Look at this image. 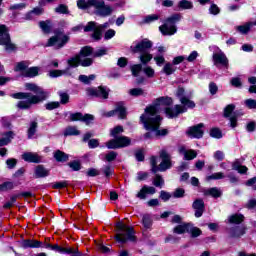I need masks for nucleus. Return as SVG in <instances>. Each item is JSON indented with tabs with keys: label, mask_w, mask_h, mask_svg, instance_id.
I'll return each instance as SVG.
<instances>
[{
	"label": "nucleus",
	"mask_w": 256,
	"mask_h": 256,
	"mask_svg": "<svg viewBox=\"0 0 256 256\" xmlns=\"http://www.w3.org/2000/svg\"><path fill=\"white\" fill-rule=\"evenodd\" d=\"M142 66L141 64H136L131 67V71L134 77H137L139 75V72L141 71Z\"/></svg>",
	"instance_id": "51"
},
{
	"label": "nucleus",
	"mask_w": 256,
	"mask_h": 256,
	"mask_svg": "<svg viewBox=\"0 0 256 256\" xmlns=\"http://www.w3.org/2000/svg\"><path fill=\"white\" fill-rule=\"evenodd\" d=\"M225 177V175L223 174V172H217V173H214L210 176H207V181H211V180H219V179H223Z\"/></svg>",
	"instance_id": "45"
},
{
	"label": "nucleus",
	"mask_w": 256,
	"mask_h": 256,
	"mask_svg": "<svg viewBox=\"0 0 256 256\" xmlns=\"http://www.w3.org/2000/svg\"><path fill=\"white\" fill-rule=\"evenodd\" d=\"M174 64L171 63H166L163 67V73H165V75H173V72L176 71L177 68H175V66H173Z\"/></svg>",
	"instance_id": "30"
},
{
	"label": "nucleus",
	"mask_w": 256,
	"mask_h": 256,
	"mask_svg": "<svg viewBox=\"0 0 256 256\" xmlns=\"http://www.w3.org/2000/svg\"><path fill=\"white\" fill-rule=\"evenodd\" d=\"M189 137H194L196 139H201L203 137V123H200L194 127H191L187 131Z\"/></svg>",
	"instance_id": "17"
},
{
	"label": "nucleus",
	"mask_w": 256,
	"mask_h": 256,
	"mask_svg": "<svg viewBox=\"0 0 256 256\" xmlns=\"http://www.w3.org/2000/svg\"><path fill=\"white\" fill-rule=\"evenodd\" d=\"M155 187L153 186H144L138 193V199H145L147 195H155Z\"/></svg>",
	"instance_id": "20"
},
{
	"label": "nucleus",
	"mask_w": 256,
	"mask_h": 256,
	"mask_svg": "<svg viewBox=\"0 0 256 256\" xmlns=\"http://www.w3.org/2000/svg\"><path fill=\"white\" fill-rule=\"evenodd\" d=\"M179 9H191L193 7V3L187 0H182L178 3Z\"/></svg>",
	"instance_id": "39"
},
{
	"label": "nucleus",
	"mask_w": 256,
	"mask_h": 256,
	"mask_svg": "<svg viewBox=\"0 0 256 256\" xmlns=\"http://www.w3.org/2000/svg\"><path fill=\"white\" fill-rule=\"evenodd\" d=\"M180 153L184 155V159H186V161H192V159L197 157V152H195V150H185L184 148H181Z\"/></svg>",
	"instance_id": "24"
},
{
	"label": "nucleus",
	"mask_w": 256,
	"mask_h": 256,
	"mask_svg": "<svg viewBox=\"0 0 256 256\" xmlns=\"http://www.w3.org/2000/svg\"><path fill=\"white\" fill-rule=\"evenodd\" d=\"M9 189H13L12 182H4L0 185V191H9Z\"/></svg>",
	"instance_id": "54"
},
{
	"label": "nucleus",
	"mask_w": 256,
	"mask_h": 256,
	"mask_svg": "<svg viewBox=\"0 0 256 256\" xmlns=\"http://www.w3.org/2000/svg\"><path fill=\"white\" fill-rule=\"evenodd\" d=\"M213 61L215 65H223L227 67L229 65V60H227V56L223 52H218L213 55Z\"/></svg>",
	"instance_id": "19"
},
{
	"label": "nucleus",
	"mask_w": 256,
	"mask_h": 256,
	"mask_svg": "<svg viewBox=\"0 0 256 256\" xmlns=\"http://www.w3.org/2000/svg\"><path fill=\"white\" fill-rule=\"evenodd\" d=\"M251 27H253V22H247L244 25L236 26V31L242 35H247V32L251 30Z\"/></svg>",
	"instance_id": "25"
},
{
	"label": "nucleus",
	"mask_w": 256,
	"mask_h": 256,
	"mask_svg": "<svg viewBox=\"0 0 256 256\" xmlns=\"http://www.w3.org/2000/svg\"><path fill=\"white\" fill-rule=\"evenodd\" d=\"M105 159H106V161H109V162L115 161V159H117L116 152H114V151L109 152L108 154H106Z\"/></svg>",
	"instance_id": "59"
},
{
	"label": "nucleus",
	"mask_w": 256,
	"mask_h": 256,
	"mask_svg": "<svg viewBox=\"0 0 256 256\" xmlns=\"http://www.w3.org/2000/svg\"><path fill=\"white\" fill-rule=\"evenodd\" d=\"M176 95L180 98V102L184 106L175 105L174 108H165L169 107V105H173V98L160 97L154 101L153 105L147 107L144 114L140 117V121L143 123L145 129H147V131H153L156 137H165L168 133L167 129L159 130L162 121L159 113H161L163 109H165L168 119H173L181 115V113L187 112V108L193 109L195 107V102L191 101L187 97H183V95H185V89L178 88Z\"/></svg>",
	"instance_id": "1"
},
{
	"label": "nucleus",
	"mask_w": 256,
	"mask_h": 256,
	"mask_svg": "<svg viewBox=\"0 0 256 256\" xmlns=\"http://www.w3.org/2000/svg\"><path fill=\"white\" fill-rule=\"evenodd\" d=\"M84 31L88 33L89 31H94L92 38L94 41H99L102 37V30H100L95 22H89L85 27Z\"/></svg>",
	"instance_id": "13"
},
{
	"label": "nucleus",
	"mask_w": 256,
	"mask_h": 256,
	"mask_svg": "<svg viewBox=\"0 0 256 256\" xmlns=\"http://www.w3.org/2000/svg\"><path fill=\"white\" fill-rule=\"evenodd\" d=\"M11 139H13V132H8L5 134V137L0 139V147L4 145H9L11 143Z\"/></svg>",
	"instance_id": "28"
},
{
	"label": "nucleus",
	"mask_w": 256,
	"mask_h": 256,
	"mask_svg": "<svg viewBox=\"0 0 256 256\" xmlns=\"http://www.w3.org/2000/svg\"><path fill=\"white\" fill-rule=\"evenodd\" d=\"M15 201H17V196H12L10 198V201H8L4 204V209H11V207H13V205H15Z\"/></svg>",
	"instance_id": "52"
},
{
	"label": "nucleus",
	"mask_w": 256,
	"mask_h": 256,
	"mask_svg": "<svg viewBox=\"0 0 256 256\" xmlns=\"http://www.w3.org/2000/svg\"><path fill=\"white\" fill-rule=\"evenodd\" d=\"M69 167L73 169V171H79V169H81V162L80 161L70 162Z\"/></svg>",
	"instance_id": "56"
},
{
	"label": "nucleus",
	"mask_w": 256,
	"mask_h": 256,
	"mask_svg": "<svg viewBox=\"0 0 256 256\" xmlns=\"http://www.w3.org/2000/svg\"><path fill=\"white\" fill-rule=\"evenodd\" d=\"M25 87L27 91H33V93H35L36 95L31 96L30 93L23 92L12 94L11 97H13V99H25L18 102L17 107L19 109H29L31 105H37V103L45 101V99H47L49 95L43 90V88L37 86L36 84L26 83Z\"/></svg>",
	"instance_id": "2"
},
{
	"label": "nucleus",
	"mask_w": 256,
	"mask_h": 256,
	"mask_svg": "<svg viewBox=\"0 0 256 256\" xmlns=\"http://www.w3.org/2000/svg\"><path fill=\"white\" fill-rule=\"evenodd\" d=\"M22 247H30L32 249H39V247H45V249H50L52 247V244L49 243H45L43 245V243L41 241L38 240H24L22 242Z\"/></svg>",
	"instance_id": "14"
},
{
	"label": "nucleus",
	"mask_w": 256,
	"mask_h": 256,
	"mask_svg": "<svg viewBox=\"0 0 256 256\" xmlns=\"http://www.w3.org/2000/svg\"><path fill=\"white\" fill-rule=\"evenodd\" d=\"M232 167L235 171H238V173H247L248 171L246 166H241L238 162H235Z\"/></svg>",
	"instance_id": "43"
},
{
	"label": "nucleus",
	"mask_w": 256,
	"mask_h": 256,
	"mask_svg": "<svg viewBox=\"0 0 256 256\" xmlns=\"http://www.w3.org/2000/svg\"><path fill=\"white\" fill-rule=\"evenodd\" d=\"M77 7L83 11H88V13H94L98 17L113 15V7L105 4L104 0H78Z\"/></svg>",
	"instance_id": "3"
},
{
	"label": "nucleus",
	"mask_w": 256,
	"mask_h": 256,
	"mask_svg": "<svg viewBox=\"0 0 256 256\" xmlns=\"http://www.w3.org/2000/svg\"><path fill=\"white\" fill-rule=\"evenodd\" d=\"M160 159L162 160L159 166H157V157L152 156L150 158V164L152 167V172L157 173L159 171H167L171 169V155L168 154L167 150L160 151Z\"/></svg>",
	"instance_id": "6"
},
{
	"label": "nucleus",
	"mask_w": 256,
	"mask_h": 256,
	"mask_svg": "<svg viewBox=\"0 0 256 256\" xmlns=\"http://www.w3.org/2000/svg\"><path fill=\"white\" fill-rule=\"evenodd\" d=\"M165 181L160 175H156L154 178V185L155 187H163Z\"/></svg>",
	"instance_id": "50"
},
{
	"label": "nucleus",
	"mask_w": 256,
	"mask_h": 256,
	"mask_svg": "<svg viewBox=\"0 0 256 256\" xmlns=\"http://www.w3.org/2000/svg\"><path fill=\"white\" fill-rule=\"evenodd\" d=\"M60 101L62 105H66V103H69V94L65 92L60 93Z\"/></svg>",
	"instance_id": "57"
},
{
	"label": "nucleus",
	"mask_w": 256,
	"mask_h": 256,
	"mask_svg": "<svg viewBox=\"0 0 256 256\" xmlns=\"http://www.w3.org/2000/svg\"><path fill=\"white\" fill-rule=\"evenodd\" d=\"M49 176V170H47L45 167L42 165H38L35 168V177L37 179L43 178V177H48Z\"/></svg>",
	"instance_id": "22"
},
{
	"label": "nucleus",
	"mask_w": 256,
	"mask_h": 256,
	"mask_svg": "<svg viewBox=\"0 0 256 256\" xmlns=\"http://www.w3.org/2000/svg\"><path fill=\"white\" fill-rule=\"evenodd\" d=\"M191 233L192 237H199L201 235V229L197 227H193L191 224H189V232Z\"/></svg>",
	"instance_id": "41"
},
{
	"label": "nucleus",
	"mask_w": 256,
	"mask_h": 256,
	"mask_svg": "<svg viewBox=\"0 0 256 256\" xmlns=\"http://www.w3.org/2000/svg\"><path fill=\"white\" fill-rule=\"evenodd\" d=\"M210 136L214 137L215 139H221L223 137V134L221 133V130L219 128H212L210 130Z\"/></svg>",
	"instance_id": "40"
},
{
	"label": "nucleus",
	"mask_w": 256,
	"mask_h": 256,
	"mask_svg": "<svg viewBox=\"0 0 256 256\" xmlns=\"http://www.w3.org/2000/svg\"><path fill=\"white\" fill-rule=\"evenodd\" d=\"M24 75L25 77H37V75H39V67H31L26 69Z\"/></svg>",
	"instance_id": "27"
},
{
	"label": "nucleus",
	"mask_w": 256,
	"mask_h": 256,
	"mask_svg": "<svg viewBox=\"0 0 256 256\" xmlns=\"http://www.w3.org/2000/svg\"><path fill=\"white\" fill-rule=\"evenodd\" d=\"M65 255H71V256H83V253L79 251L77 248L69 247L66 249Z\"/></svg>",
	"instance_id": "36"
},
{
	"label": "nucleus",
	"mask_w": 256,
	"mask_h": 256,
	"mask_svg": "<svg viewBox=\"0 0 256 256\" xmlns=\"http://www.w3.org/2000/svg\"><path fill=\"white\" fill-rule=\"evenodd\" d=\"M62 75H65V71L63 70H51L49 72L50 77H61Z\"/></svg>",
	"instance_id": "55"
},
{
	"label": "nucleus",
	"mask_w": 256,
	"mask_h": 256,
	"mask_svg": "<svg viewBox=\"0 0 256 256\" xmlns=\"http://www.w3.org/2000/svg\"><path fill=\"white\" fill-rule=\"evenodd\" d=\"M94 57H103V55H107V48H101L93 53Z\"/></svg>",
	"instance_id": "61"
},
{
	"label": "nucleus",
	"mask_w": 256,
	"mask_h": 256,
	"mask_svg": "<svg viewBox=\"0 0 256 256\" xmlns=\"http://www.w3.org/2000/svg\"><path fill=\"white\" fill-rule=\"evenodd\" d=\"M233 111H235V106L233 104L226 106L224 109V116L229 117Z\"/></svg>",
	"instance_id": "53"
},
{
	"label": "nucleus",
	"mask_w": 256,
	"mask_h": 256,
	"mask_svg": "<svg viewBox=\"0 0 256 256\" xmlns=\"http://www.w3.org/2000/svg\"><path fill=\"white\" fill-rule=\"evenodd\" d=\"M59 105H60L59 102H50V103L46 104V109L48 111H53V109L59 108Z\"/></svg>",
	"instance_id": "60"
},
{
	"label": "nucleus",
	"mask_w": 256,
	"mask_h": 256,
	"mask_svg": "<svg viewBox=\"0 0 256 256\" xmlns=\"http://www.w3.org/2000/svg\"><path fill=\"white\" fill-rule=\"evenodd\" d=\"M99 145V140L97 139H90L88 141V147L89 149H96V147Z\"/></svg>",
	"instance_id": "62"
},
{
	"label": "nucleus",
	"mask_w": 256,
	"mask_h": 256,
	"mask_svg": "<svg viewBox=\"0 0 256 256\" xmlns=\"http://www.w3.org/2000/svg\"><path fill=\"white\" fill-rule=\"evenodd\" d=\"M189 232V224L178 225L174 228V233L177 235H183V233Z\"/></svg>",
	"instance_id": "26"
},
{
	"label": "nucleus",
	"mask_w": 256,
	"mask_h": 256,
	"mask_svg": "<svg viewBox=\"0 0 256 256\" xmlns=\"http://www.w3.org/2000/svg\"><path fill=\"white\" fill-rule=\"evenodd\" d=\"M87 95L91 97H100L101 99H107L109 97V90L105 87L89 88L87 89Z\"/></svg>",
	"instance_id": "12"
},
{
	"label": "nucleus",
	"mask_w": 256,
	"mask_h": 256,
	"mask_svg": "<svg viewBox=\"0 0 256 256\" xmlns=\"http://www.w3.org/2000/svg\"><path fill=\"white\" fill-rule=\"evenodd\" d=\"M244 105L248 109H256V100L255 99H247L244 101Z\"/></svg>",
	"instance_id": "47"
},
{
	"label": "nucleus",
	"mask_w": 256,
	"mask_h": 256,
	"mask_svg": "<svg viewBox=\"0 0 256 256\" xmlns=\"http://www.w3.org/2000/svg\"><path fill=\"white\" fill-rule=\"evenodd\" d=\"M15 71H21L22 75H25V72L27 71L26 62H19L15 67Z\"/></svg>",
	"instance_id": "42"
},
{
	"label": "nucleus",
	"mask_w": 256,
	"mask_h": 256,
	"mask_svg": "<svg viewBox=\"0 0 256 256\" xmlns=\"http://www.w3.org/2000/svg\"><path fill=\"white\" fill-rule=\"evenodd\" d=\"M22 159L27 163H41V156L33 152H25L22 154Z\"/></svg>",
	"instance_id": "18"
},
{
	"label": "nucleus",
	"mask_w": 256,
	"mask_h": 256,
	"mask_svg": "<svg viewBox=\"0 0 256 256\" xmlns=\"http://www.w3.org/2000/svg\"><path fill=\"white\" fill-rule=\"evenodd\" d=\"M35 133H37V122H32L28 129V139H31Z\"/></svg>",
	"instance_id": "37"
},
{
	"label": "nucleus",
	"mask_w": 256,
	"mask_h": 256,
	"mask_svg": "<svg viewBox=\"0 0 256 256\" xmlns=\"http://www.w3.org/2000/svg\"><path fill=\"white\" fill-rule=\"evenodd\" d=\"M117 231L116 241L118 243H127V241H135V236L133 235V228L127 226L123 222H118L116 224Z\"/></svg>",
	"instance_id": "7"
},
{
	"label": "nucleus",
	"mask_w": 256,
	"mask_h": 256,
	"mask_svg": "<svg viewBox=\"0 0 256 256\" xmlns=\"http://www.w3.org/2000/svg\"><path fill=\"white\" fill-rule=\"evenodd\" d=\"M193 209H195V217H201L205 209V204L203 203V200L198 199L194 201Z\"/></svg>",
	"instance_id": "21"
},
{
	"label": "nucleus",
	"mask_w": 256,
	"mask_h": 256,
	"mask_svg": "<svg viewBox=\"0 0 256 256\" xmlns=\"http://www.w3.org/2000/svg\"><path fill=\"white\" fill-rule=\"evenodd\" d=\"M115 35V30L109 29L105 34H104V39L109 40L113 39V36Z\"/></svg>",
	"instance_id": "64"
},
{
	"label": "nucleus",
	"mask_w": 256,
	"mask_h": 256,
	"mask_svg": "<svg viewBox=\"0 0 256 256\" xmlns=\"http://www.w3.org/2000/svg\"><path fill=\"white\" fill-rule=\"evenodd\" d=\"M243 219H245V217L241 214H234L232 216L229 217V223H243Z\"/></svg>",
	"instance_id": "31"
},
{
	"label": "nucleus",
	"mask_w": 256,
	"mask_h": 256,
	"mask_svg": "<svg viewBox=\"0 0 256 256\" xmlns=\"http://www.w3.org/2000/svg\"><path fill=\"white\" fill-rule=\"evenodd\" d=\"M91 54H93L92 47L86 46L82 48L79 55L68 60L69 67H79V64L82 65V67H89L90 65H93V60L91 58H86Z\"/></svg>",
	"instance_id": "5"
},
{
	"label": "nucleus",
	"mask_w": 256,
	"mask_h": 256,
	"mask_svg": "<svg viewBox=\"0 0 256 256\" xmlns=\"http://www.w3.org/2000/svg\"><path fill=\"white\" fill-rule=\"evenodd\" d=\"M144 91L141 88H133L129 90V95L132 97H141V95H144Z\"/></svg>",
	"instance_id": "38"
},
{
	"label": "nucleus",
	"mask_w": 256,
	"mask_h": 256,
	"mask_svg": "<svg viewBox=\"0 0 256 256\" xmlns=\"http://www.w3.org/2000/svg\"><path fill=\"white\" fill-rule=\"evenodd\" d=\"M93 119L94 117L91 114H86L84 116L81 113L70 114V121H84L86 125H89Z\"/></svg>",
	"instance_id": "16"
},
{
	"label": "nucleus",
	"mask_w": 256,
	"mask_h": 256,
	"mask_svg": "<svg viewBox=\"0 0 256 256\" xmlns=\"http://www.w3.org/2000/svg\"><path fill=\"white\" fill-rule=\"evenodd\" d=\"M51 251H57V253H62V254L69 253V250H67V248L61 247L57 244L52 245Z\"/></svg>",
	"instance_id": "44"
},
{
	"label": "nucleus",
	"mask_w": 256,
	"mask_h": 256,
	"mask_svg": "<svg viewBox=\"0 0 256 256\" xmlns=\"http://www.w3.org/2000/svg\"><path fill=\"white\" fill-rule=\"evenodd\" d=\"M86 175L88 177H97V175H99V170L95 169V168H90L87 172Z\"/></svg>",
	"instance_id": "63"
},
{
	"label": "nucleus",
	"mask_w": 256,
	"mask_h": 256,
	"mask_svg": "<svg viewBox=\"0 0 256 256\" xmlns=\"http://www.w3.org/2000/svg\"><path fill=\"white\" fill-rule=\"evenodd\" d=\"M64 135H81V132L75 126H69L66 128Z\"/></svg>",
	"instance_id": "32"
},
{
	"label": "nucleus",
	"mask_w": 256,
	"mask_h": 256,
	"mask_svg": "<svg viewBox=\"0 0 256 256\" xmlns=\"http://www.w3.org/2000/svg\"><path fill=\"white\" fill-rule=\"evenodd\" d=\"M175 21H181V15L176 14L166 20V23L159 27L162 35H175L177 33V27H175Z\"/></svg>",
	"instance_id": "9"
},
{
	"label": "nucleus",
	"mask_w": 256,
	"mask_h": 256,
	"mask_svg": "<svg viewBox=\"0 0 256 256\" xmlns=\"http://www.w3.org/2000/svg\"><path fill=\"white\" fill-rule=\"evenodd\" d=\"M142 223L145 227V229H150L151 225H153V221L151 220V216L148 214H145L142 219Z\"/></svg>",
	"instance_id": "34"
},
{
	"label": "nucleus",
	"mask_w": 256,
	"mask_h": 256,
	"mask_svg": "<svg viewBox=\"0 0 256 256\" xmlns=\"http://www.w3.org/2000/svg\"><path fill=\"white\" fill-rule=\"evenodd\" d=\"M185 196V190L183 188H177L174 192H173V197H175L176 199H180L181 197Z\"/></svg>",
	"instance_id": "49"
},
{
	"label": "nucleus",
	"mask_w": 256,
	"mask_h": 256,
	"mask_svg": "<svg viewBox=\"0 0 256 256\" xmlns=\"http://www.w3.org/2000/svg\"><path fill=\"white\" fill-rule=\"evenodd\" d=\"M153 47V43L151 41L144 39L140 42H137L131 46L133 53H145L147 49H151Z\"/></svg>",
	"instance_id": "11"
},
{
	"label": "nucleus",
	"mask_w": 256,
	"mask_h": 256,
	"mask_svg": "<svg viewBox=\"0 0 256 256\" xmlns=\"http://www.w3.org/2000/svg\"><path fill=\"white\" fill-rule=\"evenodd\" d=\"M208 195H211L212 197H221V190L218 188H210L206 191Z\"/></svg>",
	"instance_id": "46"
},
{
	"label": "nucleus",
	"mask_w": 256,
	"mask_h": 256,
	"mask_svg": "<svg viewBox=\"0 0 256 256\" xmlns=\"http://www.w3.org/2000/svg\"><path fill=\"white\" fill-rule=\"evenodd\" d=\"M159 19V15L157 14H151L146 16L145 23H153V21H157Z\"/></svg>",
	"instance_id": "58"
},
{
	"label": "nucleus",
	"mask_w": 256,
	"mask_h": 256,
	"mask_svg": "<svg viewBox=\"0 0 256 256\" xmlns=\"http://www.w3.org/2000/svg\"><path fill=\"white\" fill-rule=\"evenodd\" d=\"M54 158L56 159V161H67V159H69V156H67V154H65L64 152L58 150L54 153Z\"/></svg>",
	"instance_id": "33"
},
{
	"label": "nucleus",
	"mask_w": 256,
	"mask_h": 256,
	"mask_svg": "<svg viewBox=\"0 0 256 256\" xmlns=\"http://www.w3.org/2000/svg\"><path fill=\"white\" fill-rule=\"evenodd\" d=\"M123 133V126H116L110 131L111 137L114 139L106 142L107 149H121L131 145V138L127 136H120Z\"/></svg>",
	"instance_id": "4"
},
{
	"label": "nucleus",
	"mask_w": 256,
	"mask_h": 256,
	"mask_svg": "<svg viewBox=\"0 0 256 256\" xmlns=\"http://www.w3.org/2000/svg\"><path fill=\"white\" fill-rule=\"evenodd\" d=\"M39 27L43 31V33H51V29H53V22L50 20L40 21Z\"/></svg>",
	"instance_id": "23"
},
{
	"label": "nucleus",
	"mask_w": 256,
	"mask_h": 256,
	"mask_svg": "<svg viewBox=\"0 0 256 256\" xmlns=\"http://www.w3.org/2000/svg\"><path fill=\"white\" fill-rule=\"evenodd\" d=\"M95 74H91L89 76L87 75H80L79 76V81H81V83H84L85 85H89V83H91V81H95Z\"/></svg>",
	"instance_id": "29"
},
{
	"label": "nucleus",
	"mask_w": 256,
	"mask_h": 256,
	"mask_svg": "<svg viewBox=\"0 0 256 256\" xmlns=\"http://www.w3.org/2000/svg\"><path fill=\"white\" fill-rule=\"evenodd\" d=\"M151 59H153V55L149 54L148 52H142V54L140 55V61L143 64L149 63Z\"/></svg>",
	"instance_id": "35"
},
{
	"label": "nucleus",
	"mask_w": 256,
	"mask_h": 256,
	"mask_svg": "<svg viewBox=\"0 0 256 256\" xmlns=\"http://www.w3.org/2000/svg\"><path fill=\"white\" fill-rule=\"evenodd\" d=\"M143 72L149 78L155 77V70L153 68H151V66H147V67L143 68Z\"/></svg>",
	"instance_id": "48"
},
{
	"label": "nucleus",
	"mask_w": 256,
	"mask_h": 256,
	"mask_svg": "<svg viewBox=\"0 0 256 256\" xmlns=\"http://www.w3.org/2000/svg\"><path fill=\"white\" fill-rule=\"evenodd\" d=\"M69 41V36L60 33L49 39L47 47H55V49H61Z\"/></svg>",
	"instance_id": "10"
},
{
	"label": "nucleus",
	"mask_w": 256,
	"mask_h": 256,
	"mask_svg": "<svg viewBox=\"0 0 256 256\" xmlns=\"http://www.w3.org/2000/svg\"><path fill=\"white\" fill-rule=\"evenodd\" d=\"M115 113L118 114L119 119H125L127 116V110L125 109L123 102L118 103L115 110L106 113V117H113Z\"/></svg>",
	"instance_id": "15"
},
{
	"label": "nucleus",
	"mask_w": 256,
	"mask_h": 256,
	"mask_svg": "<svg viewBox=\"0 0 256 256\" xmlns=\"http://www.w3.org/2000/svg\"><path fill=\"white\" fill-rule=\"evenodd\" d=\"M0 45L4 46L5 51L11 53L17 50V46L11 42V37L9 36V30L5 25H0Z\"/></svg>",
	"instance_id": "8"
}]
</instances>
